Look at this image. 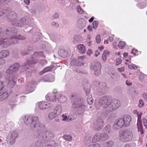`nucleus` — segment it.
<instances>
[{"label": "nucleus", "mask_w": 147, "mask_h": 147, "mask_svg": "<svg viewBox=\"0 0 147 147\" xmlns=\"http://www.w3.org/2000/svg\"><path fill=\"white\" fill-rule=\"evenodd\" d=\"M24 122L26 125L30 126L33 131H40L45 128L44 125L39 121L37 117L26 116Z\"/></svg>", "instance_id": "obj_1"}, {"label": "nucleus", "mask_w": 147, "mask_h": 147, "mask_svg": "<svg viewBox=\"0 0 147 147\" xmlns=\"http://www.w3.org/2000/svg\"><path fill=\"white\" fill-rule=\"evenodd\" d=\"M72 106L74 111L79 115H83L87 108L86 104L82 98L76 96L74 97V101Z\"/></svg>", "instance_id": "obj_2"}, {"label": "nucleus", "mask_w": 147, "mask_h": 147, "mask_svg": "<svg viewBox=\"0 0 147 147\" xmlns=\"http://www.w3.org/2000/svg\"><path fill=\"white\" fill-rule=\"evenodd\" d=\"M131 121V118L129 115H125L123 118H120L115 121L113 128L115 130H117L123 126H128L130 125Z\"/></svg>", "instance_id": "obj_3"}, {"label": "nucleus", "mask_w": 147, "mask_h": 147, "mask_svg": "<svg viewBox=\"0 0 147 147\" xmlns=\"http://www.w3.org/2000/svg\"><path fill=\"white\" fill-rule=\"evenodd\" d=\"M5 15L8 21L11 22L12 25L13 22H16L17 14L15 12L0 8V17H4Z\"/></svg>", "instance_id": "obj_4"}, {"label": "nucleus", "mask_w": 147, "mask_h": 147, "mask_svg": "<svg viewBox=\"0 0 147 147\" xmlns=\"http://www.w3.org/2000/svg\"><path fill=\"white\" fill-rule=\"evenodd\" d=\"M132 133L129 130H125L121 131L119 133V139L123 142L130 141L132 138Z\"/></svg>", "instance_id": "obj_5"}, {"label": "nucleus", "mask_w": 147, "mask_h": 147, "mask_svg": "<svg viewBox=\"0 0 147 147\" xmlns=\"http://www.w3.org/2000/svg\"><path fill=\"white\" fill-rule=\"evenodd\" d=\"M39 57H42L44 58L45 56L42 51L34 53L32 55V57L31 61L28 60L25 63V65L23 67L25 71H26L27 69H29V67H30V64H34L37 63V60L35 59V58H38Z\"/></svg>", "instance_id": "obj_6"}, {"label": "nucleus", "mask_w": 147, "mask_h": 147, "mask_svg": "<svg viewBox=\"0 0 147 147\" xmlns=\"http://www.w3.org/2000/svg\"><path fill=\"white\" fill-rule=\"evenodd\" d=\"M121 106L120 101L118 100L113 99L110 100V103L107 112L105 115H106L113 111H115Z\"/></svg>", "instance_id": "obj_7"}, {"label": "nucleus", "mask_w": 147, "mask_h": 147, "mask_svg": "<svg viewBox=\"0 0 147 147\" xmlns=\"http://www.w3.org/2000/svg\"><path fill=\"white\" fill-rule=\"evenodd\" d=\"M110 98L108 96H103L99 99V104L100 106L102 107L106 108V109L103 112V114H104V113H105L107 112L108 108L109 107L110 103Z\"/></svg>", "instance_id": "obj_8"}, {"label": "nucleus", "mask_w": 147, "mask_h": 147, "mask_svg": "<svg viewBox=\"0 0 147 147\" xmlns=\"http://www.w3.org/2000/svg\"><path fill=\"white\" fill-rule=\"evenodd\" d=\"M18 133L16 131L10 132L7 137L6 141L8 145L10 146L13 144L16 139L18 137Z\"/></svg>", "instance_id": "obj_9"}, {"label": "nucleus", "mask_w": 147, "mask_h": 147, "mask_svg": "<svg viewBox=\"0 0 147 147\" xmlns=\"http://www.w3.org/2000/svg\"><path fill=\"white\" fill-rule=\"evenodd\" d=\"M54 136V134L49 131H46L43 132L38 133L36 138H40L43 140L51 139Z\"/></svg>", "instance_id": "obj_10"}, {"label": "nucleus", "mask_w": 147, "mask_h": 147, "mask_svg": "<svg viewBox=\"0 0 147 147\" xmlns=\"http://www.w3.org/2000/svg\"><path fill=\"white\" fill-rule=\"evenodd\" d=\"M109 89L106 83L101 82L98 84L96 89V93L98 95H101L106 93Z\"/></svg>", "instance_id": "obj_11"}, {"label": "nucleus", "mask_w": 147, "mask_h": 147, "mask_svg": "<svg viewBox=\"0 0 147 147\" xmlns=\"http://www.w3.org/2000/svg\"><path fill=\"white\" fill-rule=\"evenodd\" d=\"M6 37L7 40H5L4 45L5 47H8L9 45L16 44L18 43V40L16 35H13L12 36H9L7 35Z\"/></svg>", "instance_id": "obj_12"}, {"label": "nucleus", "mask_w": 147, "mask_h": 147, "mask_svg": "<svg viewBox=\"0 0 147 147\" xmlns=\"http://www.w3.org/2000/svg\"><path fill=\"white\" fill-rule=\"evenodd\" d=\"M84 89L85 91L86 94L88 97L87 98V102L89 105H91L93 102V98L90 94V86L88 84H87L86 86H84Z\"/></svg>", "instance_id": "obj_13"}, {"label": "nucleus", "mask_w": 147, "mask_h": 147, "mask_svg": "<svg viewBox=\"0 0 147 147\" xmlns=\"http://www.w3.org/2000/svg\"><path fill=\"white\" fill-rule=\"evenodd\" d=\"M101 64L99 62H97L94 65L90 66V68L94 71V74L96 76H98L101 74Z\"/></svg>", "instance_id": "obj_14"}, {"label": "nucleus", "mask_w": 147, "mask_h": 147, "mask_svg": "<svg viewBox=\"0 0 147 147\" xmlns=\"http://www.w3.org/2000/svg\"><path fill=\"white\" fill-rule=\"evenodd\" d=\"M36 82L34 81L28 83L25 87V91L27 93H29L32 92L34 91L35 87V85Z\"/></svg>", "instance_id": "obj_15"}, {"label": "nucleus", "mask_w": 147, "mask_h": 147, "mask_svg": "<svg viewBox=\"0 0 147 147\" xmlns=\"http://www.w3.org/2000/svg\"><path fill=\"white\" fill-rule=\"evenodd\" d=\"M103 121L102 120L100 119H97L96 123L94 124V128L96 130H100L103 127Z\"/></svg>", "instance_id": "obj_16"}, {"label": "nucleus", "mask_w": 147, "mask_h": 147, "mask_svg": "<svg viewBox=\"0 0 147 147\" xmlns=\"http://www.w3.org/2000/svg\"><path fill=\"white\" fill-rule=\"evenodd\" d=\"M38 108L40 110L46 109L53 107L52 105L49 102L42 101L38 103Z\"/></svg>", "instance_id": "obj_17"}, {"label": "nucleus", "mask_w": 147, "mask_h": 147, "mask_svg": "<svg viewBox=\"0 0 147 147\" xmlns=\"http://www.w3.org/2000/svg\"><path fill=\"white\" fill-rule=\"evenodd\" d=\"M20 65L17 63H16L10 66L7 69L6 72L7 74H10L15 71L19 68Z\"/></svg>", "instance_id": "obj_18"}, {"label": "nucleus", "mask_w": 147, "mask_h": 147, "mask_svg": "<svg viewBox=\"0 0 147 147\" xmlns=\"http://www.w3.org/2000/svg\"><path fill=\"white\" fill-rule=\"evenodd\" d=\"M6 33H5V36L7 35L9 36H12L13 35H16L17 30L14 27H11L6 30Z\"/></svg>", "instance_id": "obj_19"}, {"label": "nucleus", "mask_w": 147, "mask_h": 147, "mask_svg": "<svg viewBox=\"0 0 147 147\" xmlns=\"http://www.w3.org/2000/svg\"><path fill=\"white\" fill-rule=\"evenodd\" d=\"M16 83V79L13 75H11L9 77L7 87L9 88H13Z\"/></svg>", "instance_id": "obj_20"}, {"label": "nucleus", "mask_w": 147, "mask_h": 147, "mask_svg": "<svg viewBox=\"0 0 147 147\" xmlns=\"http://www.w3.org/2000/svg\"><path fill=\"white\" fill-rule=\"evenodd\" d=\"M57 95L55 94H54L49 93L47 94L46 96V98L47 100L51 101H55L57 100Z\"/></svg>", "instance_id": "obj_21"}, {"label": "nucleus", "mask_w": 147, "mask_h": 147, "mask_svg": "<svg viewBox=\"0 0 147 147\" xmlns=\"http://www.w3.org/2000/svg\"><path fill=\"white\" fill-rule=\"evenodd\" d=\"M17 19L16 22L15 21V22H13V25L20 27L25 24L26 20L25 18H23L18 21H17Z\"/></svg>", "instance_id": "obj_22"}, {"label": "nucleus", "mask_w": 147, "mask_h": 147, "mask_svg": "<svg viewBox=\"0 0 147 147\" xmlns=\"http://www.w3.org/2000/svg\"><path fill=\"white\" fill-rule=\"evenodd\" d=\"M9 92L8 90L7 91L4 89L0 96V100H3L5 99L9 95Z\"/></svg>", "instance_id": "obj_23"}, {"label": "nucleus", "mask_w": 147, "mask_h": 147, "mask_svg": "<svg viewBox=\"0 0 147 147\" xmlns=\"http://www.w3.org/2000/svg\"><path fill=\"white\" fill-rule=\"evenodd\" d=\"M57 100L61 103H63L67 100L66 97L62 95L61 94H58L57 97Z\"/></svg>", "instance_id": "obj_24"}, {"label": "nucleus", "mask_w": 147, "mask_h": 147, "mask_svg": "<svg viewBox=\"0 0 147 147\" xmlns=\"http://www.w3.org/2000/svg\"><path fill=\"white\" fill-rule=\"evenodd\" d=\"M37 138L39 140H37L34 145H36L37 147H43L44 146L43 142L44 140H42L40 138Z\"/></svg>", "instance_id": "obj_25"}, {"label": "nucleus", "mask_w": 147, "mask_h": 147, "mask_svg": "<svg viewBox=\"0 0 147 147\" xmlns=\"http://www.w3.org/2000/svg\"><path fill=\"white\" fill-rule=\"evenodd\" d=\"M100 140V134L97 133L95 134L92 138L93 142H97Z\"/></svg>", "instance_id": "obj_26"}, {"label": "nucleus", "mask_w": 147, "mask_h": 147, "mask_svg": "<svg viewBox=\"0 0 147 147\" xmlns=\"http://www.w3.org/2000/svg\"><path fill=\"white\" fill-rule=\"evenodd\" d=\"M59 55L63 57H65L67 56V52L63 49H59L58 51Z\"/></svg>", "instance_id": "obj_27"}, {"label": "nucleus", "mask_w": 147, "mask_h": 147, "mask_svg": "<svg viewBox=\"0 0 147 147\" xmlns=\"http://www.w3.org/2000/svg\"><path fill=\"white\" fill-rule=\"evenodd\" d=\"M77 48L79 52L83 54L86 52L85 47L82 44H80L78 45Z\"/></svg>", "instance_id": "obj_28"}, {"label": "nucleus", "mask_w": 147, "mask_h": 147, "mask_svg": "<svg viewBox=\"0 0 147 147\" xmlns=\"http://www.w3.org/2000/svg\"><path fill=\"white\" fill-rule=\"evenodd\" d=\"M9 52L7 50H2L0 51V58L5 57L7 56Z\"/></svg>", "instance_id": "obj_29"}, {"label": "nucleus", "mask_w": 147, "mask_h": 147, "mask_svg": "<svg viewBox=\"0 0 147 147\" xmlns=\"http://www.w3.org/2000/svg\"><path fill=\"white\" fill-rule=\"evenodd\" d=\"M62 107L61 105H57L54 110V112L57 115H59L61 112Z\"/></svg>", "instance_id": "obj_30"}, {"label": "nucleus", "mask_w": 147, "mask_h": 147, "mask_svg": "<svg viewBox=\"0 0 147 147\" xmlns=\"http://www.w3.org/2000/svg\"><path fill=\"white\" fill-rule=\"evenodd\" d=\"M53 69V67L52 66H48L45 67L43 70L41 72H40V75H42L45 73L50 71H51Z\"/></svg>", "instance_id": "obj_31"}, {"label": "nucleus", "mask_w": 147, "mask_h": 147, "mask_svg": "<svg viewBox=\"0 0 147 147\" xmlns=\"http://www.w3.org/2000/svg\"><path fill=\"white\" fill-rule=\"evenodd\" d=\"M4 33L3 32H2L0 30V45H3V46L5 47L4 43L5 42V40H7V38H3L2 37H3Z\"/></svg>", "instance_id": "obj_32"}, {"label": "nucleus", "mask_w": 147, "mask_h": 147, "mask_svg": "<svg viewBox=\"0 0 147 147\" xmlns=\"http://www.w3.org/2000/svg\"><path fill=\"white\" fill-rule=\"evenodd\" d=\"M137 5L140 8H143L147 5V1H144L139 3L137 4Z\"/></svg>", "instance_id": "obj_33"}, {"label": "nucleus", "mask_w": 147, "mask_h": 147, "mask_svg": "<svg viewBox=\"0 0 147 147\" xmlns=\"http://www.w3.org/2000/svg\"><path fill=\"white\" fill-rule=\"evenodd\" d=\"M85 24V21L84 20H81L78 21V25L80 28H82L84 27Z\"/></svg>", "instance_id": "obj_34"}, {"label": "nucleus", "mask_w": 147, "mask_h": 147, "mask_svg": "<svg viewBox=\"0 0 147 147\" xmlns=\"http://www.w3.org/2000/svg\"><path fill=\"white\" fill-rule=\"evenodd\" d=\"M113 144L114 142L113 141L109 140L107 142H104L103 145L105 147H111Z\"/></svg>", "instance_id": "obj_35"}, {"label": "nucleus", "mask_w": 147, "mask_h": 147, "mask_svg": "<svg viewBox=\"0 0 147 147\" xmlns=\"http://www.w3.org/2000/svg\"><path fill=\"white\" fill-rule=\"evenodd\" d=\"M109 52L108 50H105L104 51L102 57L104 61L107 60V56L109 55Z\"/></svg>", "instance_id": "obj_36"}, {"label": "nucleus", "mask_w": 147, "mask_h": 147, "mask_svg": "<svg viewBox=\"0 0 147 147\" xmlns=\"http://www.w3.org/2000/svg\"><path fill=\"white\" fill-rule=\"evenodd\" d=\"M100 140H106L109 138V136L105 134H100Z\"/></svg>", "instance_id": "obj_37"}, {"label": "nucleus", "mask_w": 147, "mask_h": 147, "mask_svg": "<svg viewBox=\"0 0 147 147\" xmlns=\"http://www.w3.org/2000/svg\"><path fill=\"white\" fill-rule=\"evenodd\" d=\"M77 117V115L75 113L70 115L68 117V119L69 121H72L76 119Z\"/></svg>", "instance_id": "obj_38"}, {"label": "nucleus", "mask_w": 147, "mask_h": 147, "mask_svg": "<svg viewBox=\"0 0 147 147\" xmlns=\"http://www.w3.org/2000/svg\"><path fill=\"white\" fill-rule=\"evenodd\" d=\"M139 131H140V134L142 135L144 133L143 131V126L142 124H137Z\"/></svg>", "instance_id": "obj_39"}, {"label": "nucleus", "mask_w": 147, "mask_h": 147, "mask_svg": "<svg viewBox=\"0 0 147 147\" xmlns=\"http://www.w3.org/2000/svg\"><path fill=\"white\" fill-rule=\"evenodd\" d=\"M138 116V120L137 124H142L141 117L142 115V113H137Z\"/></svg>", "instance_id": "obj_40"}, {"label": "nucleus", "mask_w": 147, "mask_h": 147, "mask_svg": "<svg viewBox=\"0 0 147 147\" xmlns=\"http://www.w3.org/2000/svg\"><path fill=\"white\" fill-rule=\"evenodd\" d=\"M104 131L106 133H109L111 131V126L109 125H107L105 127Z\"/></svg>", "instance_id": "obj_41"}, {"label": "nucleus", "mask_w": 147, "mask_h": 147, "mask_svg": "<svg viewBox=\"0 0 147 147\" xmlns=\"http://www.w3.org/2000/svg\"><path fill=\"white\" fill-rule=\"evenodd\" d=\"M49 142V144L47 145L48 147H55V142L54 140H51Z\"/></svg>", "instance_id": "obj_42"}, {"label": "nucleus", "mask_w": 147, "mask_h": 147, "mask_svg": "<svg viewBox=\"0 0 147 147\" xmlns=\"http://www.w3.org/2000/svg\"><path fill=\"white\" fill-rule=\"evenodd\" d=\"M63 138L66 141H71L72 140V137L69 135H64L63 136Z\"/></svg>", "instance_id": "obj_43"}, {"label": "nucleus", "mask_w": 147, "mask_h": 147, "mask_svg": "<svg viewBox=\"0 0 147 147\" xmlns=\"http://www.w3.org/2000/svg\"><path fill=\"white\" fill-rule=\"evenodd\" d=\"M57 115L54 111V112H51L49 113V117L51 119H52L54 118Z\"/></svg>", "instance_id": "obj_44"}, {"label": "nucleus", "mask_w": 147, "mask_h": 147, "mask_svg": "<svg viewBox=\"0 0 147 147\" xmlns=\"http://www.w3.org/2000/svg\"><path fill=\"white\" fill-rule=\"evenodd\" d=\"M125 45V43L123 41H121L119 44V47L121 49H123Z\"/></svg>", "instance_id": "obj_45"}, {"label": "nucleus", "mask_w": 147, "mask_h": 147, "mask_svg": "<svg viewBox=\"0 0 147 147\" xmlns=\"http://www.w3.org/2000/svg\"><path fill=\"white\" fill-rule=\"evenodd\" d=\"M10 0H0V6H2L7 3Z\"/></svg>", "instance_id": "obj_46"}, {"label": "nucleus", "mask_w": 147, "mask_h": 147, "mask_svg": "<svg viewBox=\"0 0 147 147\" xmlns=\"http://www.w3.org/2000/svg\"><path fill=\"white\" fill-rule=\"evenodd\" d=\"M98 25V22L97 21H94L92 23V26L94 29H96Z\"/></svg>", "instance_id": "obj_47"}, {"label": "nucleus", "mask_w": 147, "mask_h": 147, "mask_svg": "<svg viewBox=\"0 0 147 147\" xmlns=\"http://www.w3.org/2000/svg\"><path fill=\"white\" fill-rule=\"evenodd\" d=\"M128 67L130 69H136L138 68V67L134 64H131L128 65Z\"/></svg>", "instance_id": "obj_48"}, {"label": "nucleus", "mask_w": 147, "mask_h": 147, "mask_svg": "<svg viewBox=\"0 0 147 147\" xmlns=\"http://www.w3.org/2000/svg\"><path fill=\"white\" fill-rule=\"evenodd\" d=\"M109 74L111 76V78L114 79L116 76V74L114 72H109Z\"/></svg>", "instance_id": "obj_49"}, {"label": "nucleus", "mask_w": 147, "mask_h": 147, "mask_svg": "<svg viewBox=\"0 0 147 147\" xmlns=\"http://www.w3.org/2000/svg\"><path fill=\"white\" fill-rule=\"evenodd\" d=\"M78 11L80 14H82L83 13V10L82 9L80 5H78L77 7Z\"/></svg>", "instance_id": "obj_50"}, {"label": "nucleus", "mask_w": 147, "mask_h": 147, "mask_svg": "<svg viewBox=\"0 0 147 147\" xmlns=\"http://www.w3.org/2000/svg\"><path fill=\"white\" fill-rule=\"evenodd\" d=\"M17 38L18 40H24L26 38L24 36L19 35H16Z\"/></svg>", "instance_id": "obj_51"}, {"label": "nucleus", "mask_w": 147, "mask_h": 147, "mask_svg": "<svg viewBox=\"0 0 147 147\" xmlns=\"http://www.w3.org/2000/svg\"><path fill=\"white\" fill-rule=\"evenodd\" d=\"M143 123L144 126L147 129V119H146L145 118L142 119Z\"/></svg>", "instance_id": "obj_52"}, {"label": "nucleus", "mask_w": 147, "mask_h": 147, "mask_svg": "<svg viewBox=\"0 0 147 147\" xmlns=\"http://www.w3.org/2000/svg\"><path fill=\"white\" fill-rule=\"evenodd\" d=\"M144 77V74L142 73L140 74L139 76V80L141 82L143 81Z\"/></svg>", "instance_id": "obj_53"}, {"label": "nucleus", "mask_w": 147, "mask_h": 147, "mask_svg": "<svg viewBox=\"0 0 147 147\" xmlns=\"http://www.w3.org/2000/svg\"><path fill=\"white\" fill-rule=\"evenodd\" d=\"M96 42L99 43L100 42V35H97L96 37Z\"/></svg>", "instance_id": "obj_54"}, {"label": "nucleus", "mask_w": 147, "mask_h": 147, "mask_svg": "<svg viewBox=\"0 0 147 147\" xmlns=\"http://www.w3.org/2000/svg\"><path fill=\"white\" fill-rule=\"evenodd\" d=\"M59 64L58 63H55L53 64L52 65H51V66H52L53 67V69H55L58 66H59L58 65Z\"/></svg>", "instance_id": "obj_55"}, {"label": "nucleus", "mask_w": 147, "mask_h": 147, "mask_svg": "<svg viewBox=\"0 0 147 147\" xmlns=\"http://www.w3.org/2000/svg\"><path fill=\"white\" fill-rule=\"evenodd\" d=\"M87 147H100V145L98 144H95L91 145H90Z\"/></svg>", "instance_id": "obj_56"}, {"label": "nucleus", "mask_w": 147, "mask_h": 147, "mask_svg": "<svg viewBox=\"0 0 147 147\" xmlns=\"http://www.w3.org/2000/svg\"><path fill=\"white\" fill-rule=\"evenodd\" d=\"M122 60L120 58H117L116 60V65H118L120 64L122 62Z\"/></svg>", "instance_id": "obj_57"}, {"label": "nucleus", "mask_w": 147, "mask_h": 147, "mask_svg": "<svg viewBox=\"0 0 147 147\" xmlns=\"http://www.w3.org/2000/svg\"><path fill=\"white\" fill-rule=\"evenodd\" d=\"M78 61L77 60L74 59L72 61L71 63V65H79L77 63Z\"/></svg>", "instance_id": "obj_58"}, {"label": "nucleus", "mask_w": 147, "mask_h": 147, "mask_svg": "<svg viewBox=\"0 0 147 147\" xmlns=\"http://www.w3.org/2000/svg\"><path fill=\"white\" fill-rule=\"evenodd\" d=\"M51 25L53 26H54L55 27L57 28L59 27V24L55 22H53L51 24Z\"/></svg>", "instance_id": "obj_59"}, {"label": "nucleus", "mask_w": 147, "mask_h": 147, "mask_svg": "<svg viewBox=\"0 0 147 147\" xmlns=\"http://www.w3.org/2000/svg\"><path fill=\"white\" fill-rule=\"evenodd\" d=\"M144 102L141 99H140L139 101V103L138 105L139 107H141L144 106Z\"/></svg>", "instance_id": "obj_60"}, {"label": "nucleus", "mask_w": 147, "mask_h": 147, "mask_svg": "<svg viewBox=\"0 0 147 147\" xmlns=\"http://www.w3.org/2000/svg\"><path fill=\"white\" fill-rule=\"evenodd\" d=\"M5 62V61L4 59H2V58H0V65H3Z\"/></svg>", "instance_id": "obj_61"}, {"label": "nucleus", "mask_w": 147, "mask_h": 147, "mask_svg": "<svg viewBox=\"0 0 147 147\" xmlns=\"http://www.w3.org/2000/svg\"><path fill=\"white\" fill-rule=\"evenodd\" d=\"M62 117H63V121H69L68 117H67L66 116L63 115Z\"/></svg>", "instance_id": "obj_62"}, {"label": "nucleus", "mask_w": 147, "mask_h": 147, "mask_svg": "<svg viewBox=\"0 0 147 147\" xmlns=\"http://www.w3.org/2000/svg\"><path fill=\"white\" fill-rule=\"evenodd\" d=\"M60 93L58 92L57 90L56 89H54L53 91V92L52 93V94H55L57 95V96L58 94Z\"/></svg>", "instance_id": "obj_63"}, {"label": "nucleus", "mask_w": 147, "mask_h": 147, "mask_svg": "<svg viewBox=\"0 0 147 147\" xmlns=\"http://www.w3.org/2000/svg\"><path fill=\"white\" fill-rule=\"evenodd\" d=\"M59 17V14L58 13H55L53 16V19H57Z\"/></svg>", "instance_id": "obj_64"}]
</instances>
